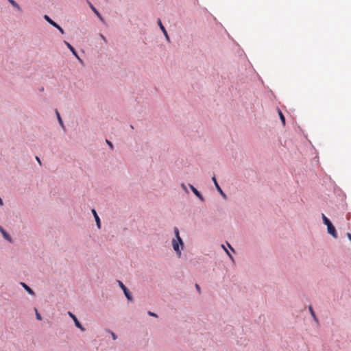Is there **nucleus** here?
I'll return each mask as SVG.
<instances>
[{"mask_svg":"<svg viewBox=\"0 0 351 351\" xmlns=\"http://www.w3.org/2000/svg\"><path fill=\"white\" fill-rule=\"evenodd\" d=\"M180 186L185 191V193H189V190L184 183H182Z\"/></svg>","mask_w":351,"mask_h":351,"instance_id":"4be33fe9","label":"nucleus"},{"mask_svg":"<svg viewBox=\"0 0 351 351\" xmlns=\"http://www.w3.org/2000/svg\"><path fill=\"white\" fill-rule=\"evenodd\" d=\"M308 309H309L310 313H311V316L313 317V318L314 321H315L316 323H318V319H317V316H316V315H315V311H313V309L312 306H309V308H308Z\"/></svg>","mask_w":351,"mask_h":351,"instance_id":"4468645a","label":"nucleus"},{"mask_svg":"<svg viewBox=\"0 0 351 351\" xmlns=\"http://www.w3.org/2000/svg\"><path fill=\"white\" fill-rule=\"evenodd\" d=\"M171 245L177 256L178 258H180L182 255V251L184 250V243L182 239H173L171 241Z\"/></svg>","mask_w":351,"mask_h":351,"instance_id":"f257e3e1","label":"nucleus"},{"mask_svg":"<svg viewBox=\"0 0 351 351\" xmlns=\"http://www.w3.org/2000/svg\"><path fill=\"white\" fill-rule=\"evenodd\" d=\"M278 112H279V116H280V119L282 121V123L283 125H285V118L284 115L282 114V113L280 110H279Z\"/></svg>","mask_w":351,"mask_h":351,"instance_id":"aec40b11","label":"nucleus"},{"mask_svg":"<svg viewBox=\"0 0 351 351\" xmlns=\"http://www.w3.org/2000/svg\"><path fill=\"white\" fill-rule=\"evenodd\" d=\"M36 160H37L38 163L40 165H42V162H41V160H40V159L39 158V157L36 156Z\"/></svg>","mask_w":351,"mask_h":351,"instance_id":"bb28decb","label":"nucleus"},{"mask_svg":"<svg viewBox=\"0 0 351 351\" xmlns=\"http://www.w3.org/2000/svg\"><path fill=\"white\" fill-rule=\"evenodd\" d=\"M0 231L2 232L3 237L8 240V241L11 242L12 239L10 236L3 230V228L0 227Z\"/></svg>","mask_w":351,"mask_h":351,"instance_id":"ddd939ff","label":"nucleus"},{"mask_svg":"<svg viewBox=\"0 0 351 351\" xmlns=\"http://www.w3.org/2000/svg\"><path fill=\"white\" fill-rule=\"evenodd\" d=\"M322 217L324 224L327 226L328 233L330 234L333 238L337 239L338 236L335 227L333 226L330 219L325 216L324 214L322 215Z\"/></svg>","mask_w":351,"mask_h":351,"instance_id":"f03ea898","label":"nucleus"},{"mask_svg":"<svg viewBox=\"0 0 351 351\" xmlns=\"http://www.w3.org/2000/svg\"><path fill=\"white\" fill-rule=\"evenodd\" d=\"M106 143L109 146V147H110V149L111 150L114 149V145H113L112 143L110 141H109L108 139H106Z\"/></svg>","mask_w":351,"mask_h":351,"instance_id":"412c9836","label":"nucleus"},{"mask_svg":"<svg viewBox=\"0 0 351 351\" xmlns=\"http://www.w3.org/2000/svg\"><path fill=\"white\" fill-rule=\"evenodd\" d=\"M117 282L120 288L123 290L124 295L128 300L132 301L133 300V297L130 290L123 285L121 280H117Z\"/></svg>","mask_w":351,"mask_h":351,"instance_id":"7ed1b4c3","label":"nucleus"},{"mask_svg":"<svg viewBox=\"0 0 351 351\" xmlns=\"http://www.w3.org/2000/svg\"><path fill=\"white\" fill-rule=\"evenodd\" d=\"M35 311H36V319L38 320H41L42 319V316L40 315V314L38 312V310L36 308H35Z\"/></svg>","mask_w":351,"mask_h":351,"instance_id":"5701e85b","label":"nucleus"},{"mask_svg":"<svg viewBox=\"0 0 351 351\" xmlns=\"http://www.w3.org/2000/svg\"><path fill=\"white\" fill-rule=\"evenodd\" d=\"M14 0H8V1L11 3Z\"/></svg>","mask_w":351,"mask_h":351,"instance_id":"473e14b6","label":"nucleus"},{"mask_svg":"<svg viewBox=\"0 0 351 351\" xmlns=\"http://www.w3.org/2000/svg\"><path fill=\"white\" fill-rule=\"evenodd\" d=\"M130 128H132V129H133V128H134V127H133V125H130Z\"/></svg>","mask_w":351,"mask_h":351,"instance_id":"72a5a7b5","label":"nucleus"},{"mask_svg":"<svg viewBox=\"0 0 351 351\" xmlns=\"http://www.w3.org/2000/svg\"><path fill=\"white\" fill-rule=\"evenodd\" d=\"M212 180H213V183H214V184H215V186L216 187V189L219 193V194L221 195L223 199H227V195L223 193V191H222L221 188L219 185V184H218V182H217L215 176L212 178Z\"/></svg>","mask_w":351,"mask_h":351,"instance_id":"0eeeda50","label":"nucleus"},{"mask_svg":"<svg viewBox=\"0 0 351 351\" xmlns=\"http://www.w3.org/2000/svg\"><path fill=\"white\" fill-rule=\"evenodd\" d=\"M108 332L111 334V336H112L113 340H116L117 339V336L116 335V334L114 332H112L111 330H108Z\"/></svg>","mask_w":351,"mask_h":351,"instance_id":"b1692460","label":"nucleus"},{"mask_svg":"<svg viewBox=\"0 0 351 351\" xmlns=\"http://www.w3.org/2000/svg\"><path fill=\"white\" fill-rule=\"evenodd\" d=\"M173 232H174V234H175V238L174 239H180V238H181L180 236L179 229L177 227H174Z\"/></svg>","mask_w":351,"mask_h":351,"instance_id":"dca6fc26","label":"nucleus"},{"mask_svg":"<svg viewBox=\"0 0 351 351\" xmlns=\"http://www.w3.org/2000/svg\"><path fill=\"white\" fill-rule=\"evenodd\" d=\"M157 23H158V25H159V27H160V29H161V31L162 32V33H163V34H164V36H165V38H166L167 41L169 43V42H170L169 36V35H168V34H167V32L166 29H165V27L163 26V25H162V22H161V20H160V19H158Z\"/></svg>","mask_w":351,"mask_h":351,"instance_id":"6e6552de","label":"nucleus"},{"mask_svg":"<svg viewBox=\"0 0 351 351\" xmlns=\"http://www.w3.org/2000/svg\"><path fill=\"white\" fill-rule=\"evenodd\" d=\"M56 114L57 115V118H58V122H59L60 125H61V127L62 128H64V123H63V121L62 120V118H61L60 114L59 112L58 111V110H56Z\"/></svg>","mask_w":351,"mask_h":351,"instance_id":"2eb2a0df","label":"nucleus"},{"mask_svg":"<svg viewBox=\"0 0 351 351\" xmlns=\"http://www.w3.org/2000/svg\"><path fill=\"white\" fill-rule=\"evenodd\" d=\"M221 247L224 249V250H225L226 253L227 254V255L228 256V257L233 261L234 258L231 255V254L229 252V251L225 247V246L223 245H221Z\"/></svg>","mask_w":351,"mask_h":351,"instance_id":"6ab92c4d","label":"nucleus"},{"mask_svg":"<svg viewBox=\"0 0 351 351\" xmlns=\"http://www.w3.org/2000/svg\"><path fill=\"white\" fill-rule=\"evenodd\" d=\"M99 36H100V38H101V40H102L105 43H107V40H106V37H105L103 34H99Z\"/></svg>","mask_w":351,"mask_h":351,"instance_id":"a878e982","label":"nucleus"},{"mask_svg":"<svg viewBox=\"0 0 351 351\" xmlns=\"http://www.w3.org/2000/svg\"><path fill=\"white\" fill-rule=\"evenodd\" d=\"M20 285L32 296H35V292L25 282H21Z\"/></svg>","mask_w":351,"mask_h":351,"instance_id":"9d476101","label":"nucleus"},{"mask_svg":"<svg viewBox=\"0 0 351 351\" xmlns=\"http://www.w3.org/2000/svg\"><path fill=\"white\" fill-rule=\"evenodd\" d=\"M3 204V199L0 197V206H2Z\"/></svg>","mask_w":351,"mask_h":351,"instance_id":"7c9ffc66","label":"nucleus"},{"mask_svg":"<svg viewBox=\"0 0 351 351\" xmlns=\"http://www.w3.org/2000/svg\"><path fill=\"white\" fill-rule=\"evenodd\" d=\"M13 8L16 10V11L19 12H22L23 10L21 6L16 2L14 5H12Z\"/></svg>","mask_w":351,"mask_h":351,"instance_id":"f3484780","label":"nucleus"},{"mask_svg":"<svg viewBox=\"0 0 351 351\" xmlns=\"http://www.w3.org/2000/svg\"><path fill=\"white\" fill-rule=\"evenodd\" d=\"M15 3H16V1L14 0L10 4L12 5H14L15 4Z\"/></svg>","mask_w":351,"mask_h":351,"instance_id":"2f4dec72","label":"nucleus"},{"mask_svg":"<svg viewBox=\"0 0 351 351\" xmlns=\"http://www.w3.org/2000/svg\"><path fill=\"white\" fill-rule=\"evenodd\" d=\"M91 212L94 216V218H95V222H96V225L97 226V228L99 229L101 228V220H100V218L98 216L96 210L95 209H92L91 210Z\"/></svg>","mask_w":351,"mask_h":351,"instance_id":"9b49d317","label":"nucleus"},{"mask_svg":"<svg viewBox=\"0 0 351 351\" xmlns=\"http://www.w3.org/2000/svg\"><path fill=\"white\" fill-rule=\"evenodd\" d=\"M195 288H196L197 291L199 293H200V287L197 284H195Z\"/></svg>","mask_w":351,"mask_h":351,"instance_id":"cd10ccee","label":"nucleus"},{"mask_svg":"<svg viewBox=\"0 0 351 351\" xmlns=\"http://www.w3.org/2000/svg\"><path fill=\"white\" fill-rule=\"evenodd\" d=\"M44 19L46 21H47L50 25H51L55 28L58 29L59 32L62 34H64V29L55 21H53L48 15H45Z\"/></svg>","mask_w":351,"mask_h":351,"instance_id":"20e7f679","label":"nucleus"},{"mask_svg":"<svg viewBox=\"0 0 351 351\" xmlns=\"http://www.w3.org/2000/svg\"><path fill=\"white\" fill-rule=\"evenodd\" d=\"M64 43L66 45V47L70 49V51L72 52V53L77 58L79 59V57H78V55H77V53L76 51V50L75 49V48L70 44L68 42L66 41H64Z\"/></svg>","mask_w":351,"mask_h":351,"instance_id":"f8f14e48","label":"nucleus"},{"mask_svg":"<svg viewBox=\"0 0 351 351\" xmlns=\"http://www.w3.org/2000/svg\"><path fill=\"white\" fill-rule=\"evenodd\" d=\"M13 8L16 10V11L19 12H22L23 10L21 6L16 2L14 5H12Z\"/></svg>","mask_w":351,"mask_h":351,"instance_id":"a211bd4d","label":"nucleus"},{"mask_svg":"<svg viewBox=\"0 0 351 351\" xmlns=\"http://www.w3.org/2000/svg\"><path fill=\"white\" fill-rule=\"evenodd\" d=\"M147 314H148L149 316L155 317H158V315H157L155 313H153V312H152V311H148V312H147Z\"/></svg>","mask_w":351,"mask_h":351,"instance_id":"393cba45","label":"nucleus"},{"mask_svg":"<svg viewBox=\"0 0 351 351\" xmlns=\"http://www.w3.org/2000/svg\"><path fill=\"white\" fill-rule=\"evenodd\" d=\"M227 244H228V247H229V248H230V249L233 252H234L235 251H234V248L230 245V243H227Z\"/></svg>","mask_w":351,"mask_h":351,"instance_id":"c85d7f7f","label":"nucleus"},{"mask_svg":"<svg viewBox=\"0 0 351 351\" xmlns=\"http://www.w3.org/2000/svg\"><path fill=\"white\" fill-rule=\"evenodd\" d=\"M189 186L192 191V192L194 193V195L201 201L204 202L205 199L204 196L202 195V193L196 189L195 188L192 184H189Z\"/></svg>","mask_w":351,"mask_h":351,"instance_id":"423d86ee","label":"nucleus"},{"mask_svg":"<svg viewBox=\"0 0 351 351\" xmlns=\"http://www.w3.org/2000/svg\"><path fill=\"white\" fill-rule=\"evenodd\" d=\"M68 314L72 318V319L73 320L75 326L77 328L80 329L82 331H84L85 328L83 327L82 324L79 322V320L77 319L76 316L74 314H73L71 312H68Z\"/></svg>","mask_w":351,"mask_h":351,"instance_id":"39448f33","label":"nucleus"},{"mask_svg":"<svg viewBox=\"0 0 351 351\" xmlns=\"http://www.w3.org/2000/svg\"><path fill=\"white\" fill-rule=\"evenodd\" d=\"M347 236H348V238L349 239V240L351 241V234L350 233H348Z\"/></svg>","mask_w":351,"mask_h":351,"instance_id":"c756f323","label":"nucleus"},{"mask_svg":"<svg viewBox=\"0 0 351 351\" xmlns=\"http://www.w3.org/2000/svg\"><path fill=\"white\" fill-rule=\"evenodd\" d=\"M88 3L89 5V7L92 10V11L95 13V14L99 18V19L102 22L104 23V19L103 16L100 14V13L98 12V10L94 7V5L89 1H88Z\"/></svg>","mask_w":351,"mask_h":351,"instance_id":"1a4fd4ad","label":"nucleus"}]
</instances>
